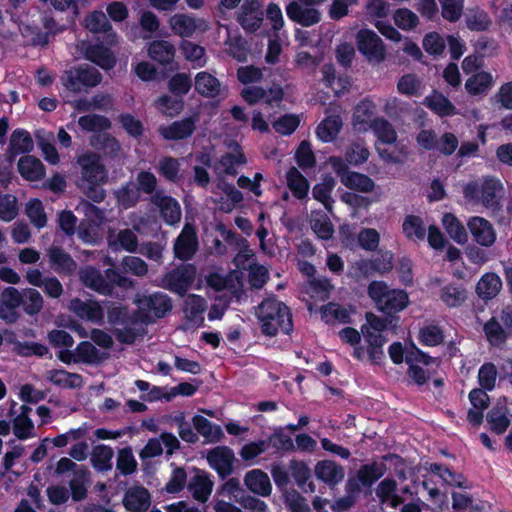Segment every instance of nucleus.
Listing matches in <instances>:
<instances>
[{"instance_id":"1","label":"nucleus","mask_w":512,"mask_h":512,"mask_svg":"<svg viewBox=\"0 0 512 512\" xmlns=\"http://www.w3.org/2000/svg\"><path fill=\"white\" fill-rule=\"evenodd\" d=\"M256 315L265 336H276L279 331L290 335L294 329L290 308L275 298L264 299L258 306Z\"/></svg>"},{"instance_id":"2","label":"nucleus","mask_w":512,"mask_h":512,"mask_svg":"<svg viewBox=\"0 0 512 512\" xmlns=\"http://www.w3.org/2000/svg\"><path fill=\"white\" fill-rule=\"evenodd\" d=\"M107 321L113 326H123V328L113 329V335L121 344H134L144 332L134 327L140 324V316L136 315V309L130 311L126 305L113 303L108 307Z\"/></svg>"},{"instance_id":"3","label":"nucleus","mask_w":512,"mask_h":512,"mask_svg":"<svg viewBox=\"0 0 512 512\" xmlns=\"http://www.w3.org/2000/svg\"><path fill=\"white\" fill-rule=\"evenodd\" d=\"M136 304V315L140 316V324L149 325L157 319L164 318L172 310L171 298L160 291L151 294H137L134 298Z\"/></svg>"},{"instance_id":"4","label":"nucleus","mask_w":512,"mask_h":512,"mask_svg":"<svg viewBox=\"0 0 512 512\" xmlns=\"http://www.w3.org/2000/svg\"><path fill=\"white\" fill-rule=\"evenodd\" d=\"M102 80L101 73L88 64H80L63 72L62 85L70 92L79 93L83 89L96 87Z\"/></svg>"},{"instance_id":"5","label":"nucleus","mask_w":512,"mask_h":512,"mask_svg":"<svg viewBox=\"0 0 512 512\" xmlns=\"http://www.w3.org/2000/svg\"><path fill=\"white\" fill-rule=\"evenodd\" d=\"M197 269L194 264L186 263L171 269L162 278L161 286L172 293L183 297L192 286Z\"/></svg>"},{"instance_id":"6","label":"nucleus","mask_w":512,"mask_h":512,"mask_svg":"<svg viewBox=\"0 0 512 512\" xmlns=\"http://www.w3.org/2000/svg\"><path fill=\"white\" fill-rule=\"evenodd\" d=\"M77 164L80 167L81 182L94 185L106 183L108 173L99 154L87 151L77 157Z\"/></svg>"},{"instance_id":"7","label":"nucleus","mask_w":512,"mask_h":512,"mask_svg":"<svg viewBox=\"0 0 512 512\" xmlns=\"http://www.w3.org/2000/svg\"><path fill=\"white\" fill-rule=\"evenodd\" d=\"M318 0H294L287 4V17L302 27H310L321 21V13L314 8Z\"/></svg>"},{"instance_id":"8","label":"nucleus","mask_w":512,"mask_h":512,"mask_svg":"<svg viewBox=\"0 0 512 512\" xmlns=\"http://www.w3.org/2000/svg\"><path fill=\"white\" fill-rule=\"evenodd\" d=\"M358 51L369 61L382 62L385 59L386 50L382 39L370 29H361L356 35Z\"/></svg>"},{"instance_id":"9","label":"nucleus","mask_w":512,"mask_h":512,"mask_svg":"<svg viewBox=\"0 0 512 512\" xmlns=\"http://www.w3.org/2000/svg\"><path fill=\"white\" fill-rule=\"evenodd\" d=\"M199 247L196 229L193 225L185 224L174 242L175 258L188 261L196 254Z\"/></svg>"},{"instance_id":"10","label":"nucleus","mask_w":512,"mask_h":512,"mask_svg":"<svg viewBox=\"0 0 512 512\" xmlns=\"http://www.w3.org/2000/svg\"><path fill=\"white\" fill-rule=\"evenodd\" d=\"M207 461L209 466L224 480L233 472L235 455L230 447L217 446L208 452Z\"/></svg>"},{"instance_id":"11","label":"nucleus","mask_w":512,"mask_h":512,"mask_svg":"<svg viewBox=\"0 0 512 512\" xmlns=\"http://www.w3.org/2000/svg\"><path fill=\"white\" fill-rule=\"evenodd\" d=\"M23 302V295L15 287L4 288L0 295V319L8 324L15 323L20 317L17 309Z\"/></svg>"},{"instance_id":"12","label":"nucleus","mask_w":512,"mask_h":512,"mask_svg":"<svg viewBox=\"0 0 512 512\" xmlns=\"http://www.w3.org/2000/svg\"><path fill=\"white\" fill-rule=\"evenodd\" d=\"M467 227L473 240L480 246L491 247L496 242V231L487 219L480 216H473L467 222Z\"/></svg>"},{"instance_id":"13","label":"nucleus","mask_w":512,"mask_h":512,"mask_svg":"<svg viewBox=\"0 0 512 512\" xmlns=\"http://www.w3.org/2000/svg\"><path fill=\"white\" fill-rule=\"evenodd\" d=\"M151 202L159 208L160 215L168 225H174L181 219V206L172 196L165 195L163 190L156 191Z\"/></svg>"},{"instance_id":"14","label":"nucleus","mask_w":512,"mask_h":512,"mask_svg":"<svg viewBox=\"0 0 512 512\" xmlns=\"http://www.w3.org/2000/svg\"><path fill=\"white\" fill-rule=\"evenodd\" d=\"M197 116H189L182 120L174 121L170 125L159 128L160 135L168 141L184 140L192 136L196 129Z\"/></svg>"},{"instance_id":"15","label":"nucleus","mask_w":512,"mask_h":512,"mask_svg":"<svg viewBox=\"0 0 512 512\" xmlns=\"http://www.w3.org/2000/svg\"><path fill=\"white\" fill-rule=\"evenodd\" d=\"M122 503L129 512H147L151 505V495L144 486L135 485L125 491Z\"/></svg>"},{"instance_id":"16","label":"nucleus","mask_w":512,"mask_h":512,"mask_svg":"<svg viewBox=\"0 0 512 512\" xmlns=\"http://www.w3.org/2000/svg\"><path fill=\"white\" fill-rule=\"evenodd\" d=\"M84 24L86 29L92 33L105 34L106 43L109 46H113L117 43V34L113 30L109 19L102 11L95 10L89 13L84 20Z\"/></svg>"},{"instance_id":"17","label":"nucleus","mask_w":512,"mask_h":512,"mask_svg":"<svg viewBox=\"0 0 512 512\" xmlns=\"http://www.w3.org/2000/svg\"><path fill=\"white\" fill-rule=\"evenodd\" d=\"M50 267L58 274L72 275L77 268L76 261L62 247L52 245L48 251Z\"/></svg>"},{"instance_id":"18","label":"nucleus","mask_w":512,"mask_h":512,"mask_svg":"<svg viewBox=\"0 0 512 512\" xmlns=\"http://www.w3.org/2000/svg\"><path fill=\"white\" fill-rule=\"evenodd\" d=\"M175 53V46L167 40H154L148 46V56L163 66H172Z\"/></svg>"},{"instance_id":"19","label":"nucleus","mask_w":512,"mask_h":512,"mask_svg":"<svg viewBox=\"0 0 512 512\" xmlns=\"http://www.w3.org/2000/svg\"><path fill=\"white\" fill-rule=\"evenodd\" d=\"M409 304V295L402 289H391L387 298L377 308L380 312L389 317H396L395 315L404 310Z\"/></svg>"},{"instance_id":"20","label":"nucleus","mask_w":512,"mask_h":512,"mask_svg":"<svg viewBox=\"0 0 512 512\" xmlns=\"http://www.w3.org/2000/svg\"><path fill=\"white\" fill-rule=\"evenodd\" d=\"M86 58L103 70H110L116 65V57L110 48L103 43H97L87 47Z\"/></svg>"},{"instance_id":"21","label":"nucleus","mask_w":512,"mask_h":512,"mask_svg":"<svg viewBox=\"0 0 512 512\" xmlns=\"http://www.w3.org/2000/svg\"><path fill=\"white\" fill-rule=\"evenodd\" d=\"M46 380L64 389H77L83 386L82 375L69 372L65 369H52L47 371Z\"/></svg>"},{"instance_id":"22","label":"nucleus","mask_w":512,"mask_h":512,"mask_svg":"<svg viewBox=\"0 0 512 512\" xmlns=\"http://www.w3.org/2000/svg\"><path fill=\"white\" fill-rule=\"evenodd\" d=\"M80 279L84 286L102 294L104 296L111 295V284L106 283V279L100 270L89 266L80 272Z\"/></svg>"},{"instance_id":"23","label":"nucleus","mask_w":512,"mask_h":512,"mask_svg":"<svg viewBox=\"0 0 512 512\" xmlns=\"http://www.w3.org/2000/svg\"><path fill=\"white\" fill-rule=\"evenodd\" d=\"M17 168L21 177L28 181H38L45 176V166L35 156H22L18 161Z\"/></svg>"},{"instance_id":"24","label":"nucleus","mask_w":512,"mask_h":512,"mask_svg":"<svg viewBox=\"0 0 512 512\" xmlns=\"http://www.w3.org/2000/svg\"><path fill=\"white\" fill-rule=\"evenodd\" d=\"M192 424L197 432L204 437L207 443H217L224 437L223 430L220 425L212 423L202 415H195L192 418Z\"/></svg>"},{"instance_id":"25","label":"nucleus","mask_w":512,"mask_h":512,"mask_svg":"<svg viewBox=\"0 0 512 512\" xmlns=\"http://www.w3.org/2000/svg\"><path fill=\"white\" fill-rule=\"evenodd\" d=\"M502 288L501 278L493 272H487L481 276L477 285L476 293L485 302L495 298Z\"/></svg>"},{"instance_id":"26","label":"nucleus","mask_w":512,"mask_h":512,"mask_svg":"<svg viewBox=\"0 0 512 512\" xmlns=\"http://www.w3.org/2000/svg\"><path fill=\"white\" fill-rule=\"evenodd\" d=\"M70 309L81 319L98 322L103 319L104 313L99 303L95 301H83L74 298L70 302Z\"/></svg>"},{"instance_id":"27","label":"nucleus","mask_w":512,"mask_h":512,"mask_svg":"<svg viewBox=\"0 0 512 512\" xmlns=\"http://www.w3.org/2000/svg\"><path fill=\"white\" fill-rule=\"evenodd\" d=\"M246 487L254 494L267 497L271 494L272 486L268 475L260 469H253L244 477Z\"/></svg>"},{"instance_id":"28","label":"nucleus","mask_w":512,"mask_h":512,"mask_svg":"<svg viewBox=\"0 0 512 512\" xmlns=\"http://www.w3.org/2000/svg\"><path fill=\"white\" fill-rule=\"evenodd\" d=\"M33 147L34 143L30 133L25 129L17 128L10 137L9 158L12 160L19 154L29 153L33 150Z\"/></svg>"},{"instance_id":"29","label":"nucleus","mask_w":512,"mask_h":512,"mask_svg":"<svg viewBox=\"0 0 512 512\" xmlns=\"http://www.w3.org/2000/svg\"><path fill=\"white\" fill-rule=\"evenodd\" d=\"M315 475L328 485H336L343 480L344 471L343 467L334 461L322 460L315 466Z\"/></svg>"},{"instance_id":"30","label":"nucleus","mask_w":512,"mask_h":512,"mask_svg":"<svg viewBox=\"0 0 512 512\" xmlns=\"http://www.w3.org/2000/svg\"><path fill=\"white\" fill-rule=\"evenodd\" d=\"M503 185L495 177H486L481 183V204L490 209H499L500 201L497 196Z\"/></svg>"},{"instance_id":"31","label":"nucleus","mask_w":512,"mask_h":512,"mask_svg":"<svg viewBox=\"0 0 512 512\" xmlns=\"http://www.w3.org/2000/svg\"><path fill=\"white\" fill-rule=\"evenodd\" d=\"M194 87L201 96L206 98H215L220 95V81L215 76L205 71L197 73Z\"/></svg>"},{"instance_id":"32","label":"nucleus","mask_w":512,"mask_h":512,"mask_svg":"<svg viewBox=\"0 0 512 512\" xmlns=\"http://www.w3.org/2000/svg\"><path fill=\"white\" fill-rule=\"evenodd\" d=\"M286 180L294 198L303 200L307 197L310 188L309 181L296 167L289 168L286 172Z\"/></svg>"},{"instance_id":"33","label":"nucleus","mask_w":512,"mask_h":512,"mask_svg":"<svg viewBox=\"0 0 512 512\" xmlns=\"http://www.w3.org/2000/svg\"><path fill=\"white\" fill-rule=\"evenodd\" d=\"M113 456L114 451L110 446L105 444H98L92 449L90 458L91 465L97 472H108L113 467Z\"/></svg>"},{"instance_id":"34","label":"nucleus","mask_w":512,"mask_h":512,"mask_svg":"<svg viewBox=\"0 0 512 512\" xmlns=\"http://www.w3.org/2000/svg\"><path fill=\"white\" fill-rule=\"evenodd\" d=\"M289 469L291 476L294 478L297 486L303 489L305 492L313 493L315 491V485L312 482H308L311 477V470L307 463L302 460L292 459L289 462Z\"/></svg>"},{"instance_id":"35","label":"nucleus","mask_w":512,"mask_h":512,"mask_svg":"<svg viewBox=\"0 0 512 512\" xmlns=\"http://www.w3.org/2000/svg\"><path fill=\"white\" fill-rule=\"evenodd\" d=\"M507 407L497 404L493 406L486 415V420L492 432L497 435L503 434L510 426Z\"/></svg>"},{"instance_id":"36","label":"nucleus","mask_w":512,"mask_h":512,"mask_svg":"<svg viewBox=\"0 0 512 512\" xmlns=\"http://www.w3.org/2000/svg\"><path fill=\"white\" fill-rule=\"evenodd\" d=\"M187 487L195 500L206 502L212 492L213 483L207 475L198 471L189 480Z\"/></svg>"},{"instance_id":"37","label":"nucleus","mask_w":512,"mask_h":512,"mask_svg":"<svg viewBox=\"0 0 512 512\" xmlns=\"http://www.w3.org/2000/svg\"><path fill=\"white\" fill-rule=\"evenodd\" d=\"M386 472V466L376 461L363 464L357 470L356 476L363 487L371 488Z\"/></svg>"},{"instance_id":"38","label":"nucleus","mask_w":512,"mask_h":512,"mask_svg":"<svg viewBox=\"0 0 512 512\" xmlns=\"http://www.w3.org/2000/svg\"><path fill=\"white\" fill-rule=\"evenodd\" d=\"M465 23L470 31L483 32L489 30L492 25V20L485 10L475 7L467 10Z\"/></svg>"},{"instance_id":"39","label":"nucleus","mask_w":512,"mask_h":512,"mask_svg":"<svg viewBox=\"0 0 512 512\" xmlns=\"http://www.w3.org/2000/svg\"><path fill=\"white\" fill-rule=\"evenodd\" d=\"M369 127L379 142L390 145L397 141V132L387 119L376 117L370 121Z\"/></svg>"},{"instance_id":"40","label":"nucleus","mask_w":512,"mask_h":512,"mask_svg":"<svg viewBox=\"0 0 512 512\" xmlns=\"http://www.w3.org/2000/svg\"><path fill=\"white\" fill-rule=\"evenodd\" d=\"M494 80L489 72L481 71L473 74L465 82V89L471 96H478L490 90Z\"/></svg>"},{"instance_id":"41","label":"nucleus","mask_w":512,"mask_h":512,"mask_svg":"<svg viewBox=\"0 0 512 512\" xmlns=\"http://www.w3.org/2000/svg\"><path fill=\"white\" fill-rule=\"evenodd\" d=\"M342 128L340 116H328L321 121L316 128L317 137L324 143L335 140Z\"/></svg>"},{"instance_id":"42","label":"nucleus","mask_w":512,"mask_h":512,"mask_svg":"<svg viewBox=\"0 0 512 512\" xmlns=\"http://www.w3.org/2000/svg\"><path fill=\"white\" fill-rule=\"evenodd\" d=\"M206 300L197 294H189L185 300L184 314L188 321L203 324V313L206 310Z\"/></svg>"},{"instance_id":"43","label":"nucleus","mask_w":512,"mask_h":512,"mask_svg":"<svg viewBox=\"0 0 512 512\" xmlns=\"http://www.w3.org/2000/svg\"><path fill=\"white\" fill-rule=\"evenodd\" d=\"M440 299L448 307H459L467 299V290L461 284H448L440 289Z\"/></svg>"},{"instance_id":"44","label":"nucleus","mask_w":512,"mask_h":512,"mask_svg":"<svg viewBox=\"0 0 512 512\" xmlns=\"http://www.w3.org/2000/svg\"><path fill=\"white\" fill-rule=\"evenodd\" d=\"M442 224L449 237L458 244H465L468 240L467 231L462 222L452 213H445Z\"/></svg>"},{"instance_id":"45","label":"nucleus","mask_w":512,"mask_h":512,"mask_svg":"<svg viewBox=\"0 0 512 512\" xmlns=\"http://www.w3.org/2000/svg\"><path fill=\"white\" fill-rule=\"evenodd\" d=\"M138 463L134 457L131 446L118 450L116 460V471L118 475L130 476L137 471Z\"/></svg>"},{"instance_id":"46","label":"nucleus","mask_w":512,"mask_h":512,"mask_svg":"<svg viewBox=\"0 0 512 512\" xmlns=\"http://www.w3.org/2000/svg\"><path fill=\"white\" fill-rule=\"evenodd\" d=\"M235 147V152H227L219 159V164L223 167L224 173L229 176H236L238 174V170L236 168L237 165H244L247 163V158L243 153L241 146L236 143Z\"/></svg>"},{"instance_id":"47","label":"nucleus","mask_w":512,"mask_h":512,"mask_svg":"<svg viewBox=\"0 0 512 512\" xmlns=\"http://www.w3.org/2000/svg\"><path fill=\"white\" fill-rule=\"evenodd\" d=\"M335 186V180L328 176L323 182L317 183L312 189L314 199L321 202L328 212H332L334 200L331 197L332 190Z\"/></svg>"},{"instance_id":"48","label":"nucleus","mask_w":512,"mask_h":512,"mask_svg":"<svg viewBox=\"0 0 512 512\" xmlns=\"http://www.w3.org/2000/svg\"><path fill=\"white\" fill-rule=\"evenodd\" d=\"M444 339V331L439 325L428 324L419 329L418 341L423 346L436 347L441 345Z\"/></svg>"},{"instance_id":"49","label":"nucleus","mask_w":512,"mask_h":512,"mask_svg":"<svg viewBox=\"0 0 512 512\" xmlns=\"http://www.w3.org/2000/svg\"><path fill=\"white\" fill-rule=\"evenodd\" d=\"M425 105L440 117L453 116L456 113V107L441 93L426 97Z\"/></svg>"},{"instance_id":"50","label":"nucleus","mask_w":512,"mask_h":512,"mask_svg":"<svg viewBox=\"0 0 512 512\" xmlns=\"http://www.w3.org/2000/svg\"><path fill=\"white\" fill-rule=\"evenodd\" d=\"M156 107L166 116L175 117L184 109V99L172 94H163L155 101Z\"/></svg>"},{"instance_id":"51","label":"nucleus","mask_w":512,"mask_h":512,"mask_svg":"<svg viewBox=\"0 0 512 512\" xmlns=\"http://www.w3.org/2000/svg\"><path fill=\"white\" fill-rule=\"evenodd\" d=\"M342 184L351 190L364 193H370L375 188V182L373 179L363 173L355 171H351L349 175L342 178Z\"/></svg>"},{"instance_id":"52","label":"nucleus","mask_w":512,"mask_h":512,"mask_svg":"<svg viewBox=\"0 0 512 512\" xmlns=\"http://www.w3.org/2000/svg\"><path fill=\"white\" fill-rule=\"evenodd\" d=\"M78 125L85 132H103L111 128L109 118L99 114H87L78 119Z\"/></svg>"},{"instance_id":"53","label":"nucleus","mask_w":512,"mask_h":512,"mask_svg":"<svg viewBox=\"0 0 512 512\" xmlns=\"http://www.w3.org/2000/svg\"><path fill=\"white\" fill-rule=\"evenodd\" d=\"M158 173L171 183H178L182 176L180 175V162L172 156H165L159 160Z\"/></svg>"},{"instance_id":"54","label":"nucleus","mask_w":512,"mask_h":512,"mask_svg":"<svg viewBox=\"0 0 512 512\" xmlns=\"http://www.w3.org/2000/svg\"><path fill=\"white\" fill-rule=\"evenodd\" d=\"M115 197L124 209L135 207L140 201V194L135 184L131 181L123 184L116 192Z\"/></svg>"},{"instance_id":"55","label":"nucleus","mask_w":512,"mask_h":512,"mask_svg":"<svg viewBox=\"0 0 512 512\" xmlns=\"http://www.w3.org/2000/svg\"><path fill=\"white\" fill-rule=\"evenodd\" d=\"M193 86L190 74L178 72L174 74L167 83V88L170 94L179 96L184 99Z\"/></svg>"},{"instance_id":"56","label":"nucleus","mask_w":512,"mask_h":512,"mask_svg":"<svg viewBox=\"0 0 512 512\" xmlns=\"http://www.w3.org/2000/svg\"><path fill=\"white\" fill-rule=\"evenodd\" d=\"M25 213L31 224L37 229L44 228L47 224V216L43 203L38 198H32L26 203Z\"/></svg>"},{"instance_id":"57","label":"nucleus","mask_w":512,"mask_h":512,"mask_svg":"<svg viewBox=\"0 0 512 512\" xmlns=\"http://www.w3.org/2000/svg\"><path fill=\"white\" fill-rule=\"evenodd\" d=\"M169 22L173 32L181 37H190L197 29L195 19L186 14H175Z\"/></svg>"},{"instance_id":"58","label":"nucleus","mask_w":512,"mask_h":512,"mask_svg":"<svg viewBox=\"0 0 512 512\" xmlns=\"http://www.w3.org/2000/svg\"><path fill=\"white\" fill-rule=\"evenodd\" d=\"M402 229L405 236L411 240H423L426 235L423 220L417 215H407L404 218Z\"/></svg>"},{"instance_id":"59","label":"nucleus","mask_w":512,"mask_h":512,"mask_svg":"<svg viewBox=\"0 0 512 512\" xmlns=\"http://www.w3.org/2000/svg\"><path fill=\"white\" fill-rule=\"evenodd\" d=\"M88 478V468H81L77 475L69 481V488L73 501L80 502L87 497V488L85 484L88 481Z\"/></svg>"},{"instance_id":"60","label":"nucleus","mask_w":512,"mask_h":512,"mask_svg":"<svg viewBox=\"0 0 512 512\" xmlns=\"http://www.w3.org/2000/svg\"><path fill=\"white\" fill-rule=\"evenodd\" d=\"M487 341L492 346H499L507 339V334L495 317H491L483 326Z\"/></svg>"},{"instance_id":"61","label":"nucleus","mask_w":512,"mask_h":512,"mask_svg":"<svg viewBox=\"0 0 512 512\" xmlns=\"http://www.w3.org/2000/svg\"><path fill=\"white\" fill-rule=\"evenodd\" d=\"M344 156L349 164L359 166L368 160L370 152L364 143L353 142L346 148Z\"/></svg>"},{"instance_id":"62","label":"nucleus","mask_w":512,"mask_h":512,"mask_svg":"<svg viewBox=\"0 0 512 512\" xmlns=\"http://www.w3.org/2000/svg\"><path fill=\"white\" fill-rule=\"evenodd\" d=\"M321 317L326 323H329L332 319L343 324L351 322V317L347 309L334 303H329L322 307Z\"/></svg>"},{"instance_id":"63","label":"nucleus","mask_w":512,"mask_h":512,"mask_svg":"<svg viewBox=\"0 0 512 512\" xmlns=\"http://www.w3.org/2000/svg\"><path fill=\"white\" fill-rule=\"evenodd\" d=\"M393 259L394 256L391 251L379 250L374 257L369 259L373 273L383 275L392 271Z\"/></svg>"},{"instance_id":"64","label":"nucleus","mask_w":512,"mask_h":512,"mask_svg":"<svg viewBox=\"0 0 512 512\" xmlns=\"http://www.w3.org/2000/svg\"><path fill=\"white\" fill-rule=\"evenodd\" d=\"M75 363L92 364L99 361V350L89 341L80 342L76 349Z\"/></svg>"}]
</instances>
